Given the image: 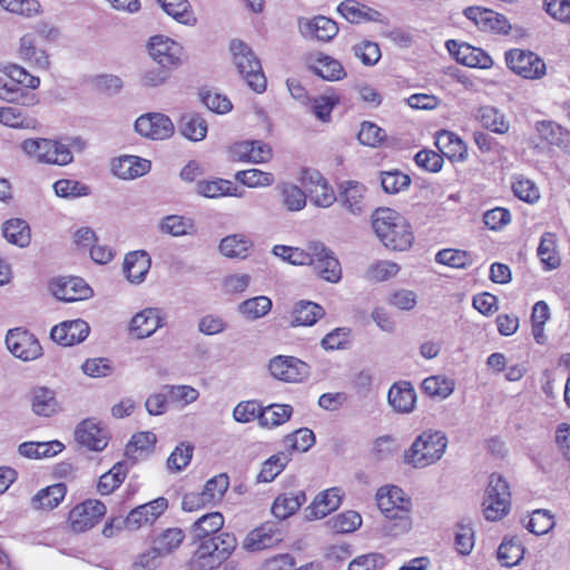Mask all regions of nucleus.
<instances>
[{
    "instance_id": "obj_1",
    "label": "nucleus",
    "mask_w": 570,
    "mask_h": 570,
    "mask_svg": "<svg viewBox=\"0 0 570 570\" xmlns=\"http://www.w3.org/2000/svg\"><path fill=\"white\" fill-rule=\"evenodd\" d=\"M372 226L376 236L387 248L405 250L413 243L411 225L392 208H377L372 215Z\"/></svg>"
},
{
    "instance_id": "obj_2",
    "label": "nucleus",
    "mask_w": 570,
    "mask_h": 570,
    "mask_svg": "<svg viewBox=\"0 0 570 570\" xmlns=\"http://www.w3.org/2000/svg\"><path fill=\"white\" fill-rule=\"evenodd\" d=\"M376 501L382 513L387 519L396 521L394 528H391L392 531L399 533L411 529V500L404 495L401 488L395 485L380 488Z\"/></svg>"
},
{
    "instance_id": "obj_3",
    "label": "nucleus",
    "mask_w": 570,
    "mask_h": 570,
    "mask_svg": "<svg viewBox=\"0 0 570 570\" xmlns=\"http://www.w3.org/2000/svg\"><path fill=\"white\" fill-rule=\"evenodd\" d=\"M448 439L440 431H425L405 453V461L414 468H425L439 461L445 452Z\"/></svg>"
},
{
    "instance_id": "obj_4",
    "label": "nucleus",
    "mask_w": 570,
    "mask_h": 570,
    "mask_svg": "<svg viewBox=\"0 0 570 570\" xmlns=\"http://www.w3.org/2000/svg\"><path fill=\"white\" fill-rule=\"evenodd\" d=\"M233 61L247 85L256 92L266 89V78L262 65L253 50L242 40L230 42Z\"/></svg>"
},
{
    "instance_id": "obj_5",
    "label": "nucleus",
    "mask_w": 570,
    "mask_h": 570,
    "mask_svg": "<svg viewBox=\"0 0 570 570\" xmlns=\"http://www.w3.org/2000/svg\"><path fill=\"white\" fill-rule=\"evenodd\" d=\"M511 493L508 482L497 473L489 476L482 502L483 514L489 521H498L509 513Z\"/></svg>"
},
{
    "instance_id": "obj_6",
    "label": "nucleus",
    "mask_w": 570,
    "mask_h": 570,
    "mask_svg": "<svg viewBox=\"0 0 570 570\" xmlns=\"http://www.w3.org/2000/svg\"><path fill=\"white\" fill-rule=\"evenodd\" d=\"M20 147L28 157L43 164L63 166L70 164L73 159L69 147L50 139H24Z\"/></svg>"
},
{
    "instance_id": "obj_7",
    "label": "nucleus",
    "mask_w": 570,
    "mask_h": 570,
    "mask_svg": "<svg viewBox=\"0 0 570 570\" xmlns=\"http://www.w3.org/2000/svg\"><path fill=\"white\" fill-rule=\"evenodd\" d=\"M508 68L524 79H540L546 75V62L534 52L519 48L505 52Z\"/></svg>"
},
{
    "instance_id": "obj_8",
    "label": "nucleus",
    "mask_w": 570,
    "mask_h": 570,
    "mask_svg": "<svg viewBox=\"0 0 570 570\" xmlns=\"http://www.w3.org/2000/svg\"><path fill=\"white\" fill-rule=\"evenodd\" d=\"M312 255H314L311 266L315 273L324 281L338 283L342 278V267L334 255L323 243H311Z\"/></svg>"
},
{
    "instance_id": "obj_9",
    "label": "nucleus",
    "mask_w": 570,
    "mask_h": 570,
    "mask_svg": "<svg viewBox=\"0 0 570 570\" xmlns=\"http://www.w3.org/2000/svg\"><path fill=\"white\" fill-rule=\"evenodd\" d=\"M106 514V505L99 501L89 499L77 504L69 512V523L75 532H83L95 527Z\"/></svg>"
},
{
    "instance_id": "obj_10",
    "label": "nucleus",
    "mask_w": 570,
    "mask_h": 570,
    "mask_svg": "<svg viewBox=\"0 0 570 570\" xmlns=\"http://www.w3.org/2000/svg\"><path fill=\"white\" fill-rule=\"evenodd\" d=\"M268 370L276 380L296 383L308 376L309 366L297 357L277 355L269 361Z\"/></svg>"
},
{
    "instance_id": "obj_11",
    "label": "nucleus",
    "mask_w": 570,
    "mask_h": 570,
    "mask_svg": "<svg viewBox=\"0 0 570 570\" xmlns=\"http://www.w3.org/2000/svg\"><path fill=\"white\" fill-rule=\"evenodd\" d=\"M149 55L161 67L170 69L181 63L183 47L164 36H155L149 41Z\"/></svg>"
},
{
    "instance_id": "obj_12",
    "label": "nucleus",
    "mask_w": 570,
    "mask_h": 570,
    "mask_svg": "<svg viewBox=\"0 0 570 570\" xmlns=\"http://www.w3.org/2000/svg\"><path fill=\"white\" fill-rule=\"evenodd\" d=\"M135 129L146 138L161 140L169 138L174 134L175 127L168 116L160 112H149L136 120Z\"/></svg>"
},
{
    "instance_id": "obj_13",
    "label": "nucleus",
    "mask_w": 570,
    "mask_h": 570,
    "mask_svg": "<svg viewBox=\"0 0 570 570\" xmlns=\"http://www.w3.org/2000/svg\"><path fill=\"white\" fill-rule=\"evenodd\" d=\"M8 350L23 361L36 360L41 355V345L29 332L20 328L10 330L6 337Z\"/></svg>"
},
{
    "instance_id": "obj_14",
    "label": "nucleus",
    "mask_w": 570,
    "mask_h": 570,
    "mask_svg": "<svg viewBox=\"0 0 570 570\" xmlns=\"http://www.w3.org/2000/svg\"><path fill=\"white\" fill-rule=\"evenodd\" d=\"M464 16L471 20L479 29L483 31H493L508 35L511 24L508 19L493 10L482 7H469L464 10Z\"/></svg>"
},
{
    "instance_id": "obj_15",
    "label": "nucleus",
    "mask_w": 570,
    "mask_h": 570,
    "mask_svg": "<svg viewBox=\"0 0 570 570\" xmlns=\"http://www.w3.org/2000/svg\"><path fill=\"white\" fill-rule=\"evenodd\" d=\"M168 508V500L159 497L148 503L132 509L125 523L129 530H138L144 525L153 524Z\"/></svg>"
},
{
    "instance_id": "obj_16",
    "label": "nucleus",
    "mask_w": 570,
    "mask_h": 570,
    "mask_svg": "<svg viewBox=\"0 0 570 570\" xmlns=\"http://www.w3.org/2000/svg\"><path fill=\"white\" fill-rule=\"evenodd\" d=\"M298 30L306 39H316L320 41H331L338 32L337 23L325 17L316 16L313 18H298Z\"/></svg>"
},
{
    "instance_id": "obj_17",
    "label": "nucleus",
    "mask_w": 570,
    "mask_h": 570,
    "mask_svg": "<svg viewBox=\"0 0 570 570\" xmlns=\"http://www.w3.org/2000/svg\"><path fill=\"white\" fill-rule=\"evenodd\" d=\"M338 202L352 215H362L368 207L366 187L355 180L342 183L340 185Z\"/></svg>"
},
{
    "instance_id": "obj_18",
    "label": "nucleus",
    "mask_w": 570,
    "mask_h": 570,
    "mask_svg": "<svg viewBox=\"0 0 570 570\" xmlns=\"http://www.w3.org/2000/svg\"><path fill=\"white\" fill-rule=\"evenodd\" d=\"M50 289L55 297L63 302L87 299L92 291L80 277H61L53 281Z\"/></svg>"
},
{
    "instance_id": "obj_19",
    "label": "nucleus",
    "mask_w": 570,
    "mask_h": 570,
    "mask_svg": "<svg viewBox=\"0 0 570 570\" xmlns=\"http://www.w3.org/2000/svg\"><path fill=\"white\" fill-rule=\"evenodd\" d=\"M90 327L82 320L66 321L52 327L51 338L62 345L72 346L85 341L89 334Z\"/></svg>"
},
{
    "instance_id": "obj_20",
    "label": "nucleus",
    "mask_w": 570,
    "mask_h": 570,
    "mask_svg": "<svg viewBox=\"0 0 570 570\" xmlns=\"http://www.w3.org/2000/svg\"><path fill=\"white\" fill-rule=\"evenodd\" d=\"M446 48L460 63L468 67L485 69L493 65L492 58L485 51L468 43L449 40L446 41Z\"/></svg>"
},
{
    "instance_id": "obj_21",
    "label": "nucleus",
    "mask_w": 570,
    "mask_h": 570,
    "mask_svg": "<svg viewBox=\"0 0 570 570\" xmlns=\"http://www.w3.org/2000/svg\"><path fill=\"white\" fill-rule=\"evenodd\" d=\"M303 184L308 193L311 203L317 207H330L337 199L333 188L318 171L307 174L304 177Z\"/></svg>"
},
{
    "instance_id": "obj_22",
    "label": "nucleus",
    "mask_w": 570,
    "mask_h": 570,
    "mask_svg": "<svg viewBox=\"0 0 570 570\" xmlns=\"http://www.w3.org/2000/svg\"><path fill=\"white\" fill-rule=\"evenodd\" d=\"M198 541L199 544L189 561L191 570H213L219 567L224 561L217 550L216 539L207 538Z\"/></svg>"
},
{
    "instance_id": "obj_23",
    "label": "nucleus",
    "mask_w": 570,
    "mask_h": 570,
    "mask_svg": "<svg viewBox=\"0 0 570 570\" xmlns=\"http://www.w3.org/2000/svg\"><path fill=\"white\" fill-rule=\"evenodd\" d=\"M75 434L80 444L94 451H101L108 444L107 431L92 420L82 421Z\"/></svg>"
},
{
    "instance_id": "obj_24",
    "label": "nucleus",
    "mask_w": 570,
    "mask_h": 570,
    "mask_svg": "<svg viewBox=\"0 0 570 570\" xmlns=\"http://www.w3.org/2000/svg\"><path fill=\"white\" fill-rule=\"evenodd\" d=\"M161 326H164V318L160 309L149 307L131 318L130 332L137 338H145L153 335Z\"/></svg>"
},
{
    "instance_id": "obj_25",
    "label": "nucleus",
    "mask_w": 570,
    "mask_h": 570,
    "mask_svg": "<svg viewBox=\"0 0 570 570\" xmlns=\"http://www.w3.org/2000/svg\"><path fill=\"white\" fill-rule=\"evenodd\" d=\"M435 146L443 156L451 161H464L468 157V148L464 141L454 132L441 130L436 135Z\"/></svg>"
},
{
    "instance_id": "obj_26",
    "label": "nucleus",
    "mask_w": 570,
    "mask_h": 570,
    "mask_svg": "<svg viewBox=\"0 0 570 570\" xmlns=\"http://www.w3.org/2000/svg\"><path fill=\"white\" fill-rule=\"evenodd\" d=\"M342 501V491L338 488L327 489L320 493L306 509L307 519H321L336 510Z\"/></svg>"
},
{
    "instance_id": "obj_27",
    "label": "nucleus",
    "mask_w": 570,
    "mask_h": 570,
    "mask_svg": "<svg viewBox=\"0 0 570 570\" xmlns=\"http://www.w3.org/2000/svg\"><path fill=\"white\" fill-rule=\"evenodd\" d=\"M151 164L137 156H122L112 163V173L122 179H134L150 170Z\"/></svg>"
},
{
    "instance_id": "obj_28",
    "label": "nucleus",
    "mask_w": 570,
    "mask_h": 570,
    "mask_svg": "<svg viewBox=\"0 0 570 570\" xmlns=\"http://www.w3.org/2000/svg\"><path fill=\"white\" fill-rule=\"evenodd\" d=\"M151 261L144 250L131 252L126 255L124 262V272L130 283H141L149 272Z\"/></svg>"
},
{
    "instance_id": "obj_29",
    "label": "nucleus",
    "mask_w": 570,
    "mask_h": 570,
    "mask_svg": "<svg viewBox=\"0 0 570 570\" xmlns=\"http://www.w3.org/2000/svg\"><path fill=\"white\" fill-rule=\"evenodd\" d=\"M389 403L400 413H410L414 409L416 394L409 382H400L392 385L389 391Z\"/></svg>"
},
{
    "instance_id": "obj_30",
    "label": "nucleus",
    "mask_w": 570,
    "mask_h": 570,
    "mask_svg": "<svg viewBox=\"0 0 570 570\" xmlns=\"http://www.w3.org/2000/svg\"><path fill=\"white\" fill-rule=\"evenodd\" d=\"M306 502V495L303 491L295 493L279 494L272 505V513L279 520H285L293 515L303 503Z\"/></svg>"
},
{
    "instance_id": "obj_31",
    "label": "nucleus",
    "mask_w": 570,
    "mask_h": 570,
    "mask_svg": "<svg viewBox=\"0 0 570 570\" xmlns=\"http://www.w3.org/2000/svg\"><path fill=\"white\" fill-rule=\"evenodd\" d=\"M63 483H56L38 491L31 499V505L36 510H52L59 505L66 495Z\"/></svg>"
},
{
    "instance_id": "obj_32",
    "label": "nucleus",
    "mask_w": 570,
    "mask_h": 570,
    "mask_svg": "<svg viewBox=\"0 0 570 570\" xmlns=\"http://www.w3.org/2000/svg\"><path fill=\"white\" fill-rule=\"evenodd\" d=\"M19 56L39 69H48L50 61L45 50L37 48L33 36L24 35L20 39Z\"/></svg>"
},
{
    "instance_id": "obj_33",
    "label": "nucleus",
    "mask_w": 570,
    "mask_h": 570,
    "mask_svg": "<svg viewBox=\"0 0 570 570\" xmlns=\"http://www.w3.org/2000/svg\"><path fill=\"white\" fill-rule=\"evenodd\" d=\"M224 527V517L219 512H212L200 517L191 528L195 540L215 538L216 533Z\"/></svg>"
},
{
    "instance_id": "obj_34",
    "label": "nucleus",
    "mask_w": 570,
    "mask_h": 570,
    "mask_svg": "<svg viewBox=\"0 0 570 570\" xmlns=\"http://www.w3.org/2000/svg\"><path fill=\"white\" fill-rule=\"evenodd\" d=\"M197 194L208 197L215 198L220 196H236L242 197V193H237V187L230 180L226 179H215V180H199L196 184Z\"/></svg>"
},
{
    "instance_id": "obj_35",
    "label": "nucleus",
    "mask_w": 570,
    "mask_h": 570,
    "mask_svg": "<svg viewBox=\"0 0 570 570\" xmlns=\"http://www.w3.org/2000/svg\"><path fill=\"white\" fill-rule=\"evenodd\" d=\"M184 539L185 534L183 530L179 528H169L153 539L151 547L161 558H164L178 549Z\"/></svg>"
},
{
    "instance_id": "obj_36",
    "label": "nucleus",
    "mask_w": 570,
    "mask_h": 570,
    "mask_svg": "<svg viewBox=\"0 0 570 570\" xmlns=\"http://www.w3.org/2000/svg\"><path fill=\"white\" fill-rule=\"evenodd\" d=\"M252 240L244 234H233L224 237L219 244L220 253L229 258H246Z\"/></svg>"
},
{
    "instance_id": "obj_37",
    "label": "nucleus",
    "mask_w": 570,
    "mask_h": 570,
    "mask_svg": "<svg viewBox=\"0 0 570 570\" xmlns=\"http://www.w3.org/2000/svg\"><path fill=\"white\" fill-rule=\"evenodd\" d=\"M282 205L289 212L302 210L306 206V193L292 183L277 186Z\"/></svg>"
},
{
    "instance_id": "obj_38",
    "label": "nucleus",
    "mask_w": 570,
    "mask_h": 570,
    "mask_svg": "<svg viewBox=\"0 0 570 570\" xmlns=\"http://www.w3.org/2000/svg\"><path fill=\"white\" fill-rule=\"evenodd\" d=\"M323 315L324 309L321 305L313 302L302 301L295 305L292 325L311 326L323 317Z\"/></svg>"
},
{
    "instance_id": "obj_39",
    "label": "nucleus",
    "mask_w": 570,
    "mask_h": 570,
    "mask_svg": "<svg viewBox=\"0 0 570 570\" xmlns=\"http://www.w3.org/2000/svg\"><path fill=\"white\" fill-rule=\"evenodd\" d=\"M32 410L37 415L50 416L59 411V403L55 393L46 387L32 391Z\"/></svg>"
},
{
    "instance_id": "obj_40",
    "label": "nucleus",
    "mask_w": 570,
    "mask_h": 570,
    "mask_svg": "<svg viewBox=\"0 0 570 570\" xmlns=\"http://www.w3.org/2000/svg\"><path fill=\"white\" fill-rule=\"evenodd\" d=\"M164 11L178 22L186 26H194L197 22L190 4L187 0H157Z\"/></svg>"
},
{
    "instance_id": "obj_41",
    "label": "nucleus",
    "mask_w": 570,
    "mask_h": 570,
    "mask_svg": "<svg viewBox=\"0 0 570 570\" xmlns=\"http://www.w3.org/2000/svg\"><path fill=\"white\" fill-rule=\"evenodd\" d=\"M2 233L9 243L19 247L28 246L31 239L29 225L19 218L6 222Z\"/></svg>"
},
{
    "instance_id": "obj_42",
    "label": "nucleus",
    "mask_w": 570,
    "mask_h": 570,
    "mask_svg": "<svg viewBox=\"0 0 570 570\" xmlns=\"http://www.w3.org/2000/svg\"><path fill=\"white\" fill-rule=\"evenodd\" d=\"M293 407L288 404H271L262 407L259 424L264 428H275L289 420Z\"/></svg>"
},
{
    "instance_id": "obj_43",
    "label": "nucleus",
    "mask_w": 570,
    "mask_h": 570,
    "mask_svg": "<svg viewBox=\"0 0 570 570\" xmlns=\"http://www.w3.org/2000/svg\"><path fill=\"white\" fill-rule=\"evenodd\" d=\"M179 129L189 140L200 141L207 135V122L197 114H187L181 117Z\"/></svg>"
},
{
    "instance_id": "obj_44",
    "label": "nucleus",
    "mask_w": 570,
    "mask_h": 570,
    "mask_svg": "<svg viewBox=\"0 0 570 570\" xmlns=\"http://www.w3.org/2000/svg\"><path fill=\"white\" fill-rule=\"evenodd\" d=\"M272 299L261 295L242 302L237 309L246 320L255 321L265 316L272 309Z\"/></svg>"
},
{
    "instance_id": "obj_45",
    "label": "nucleus",
    "mask_w": 570,
    "mask_h": 570,
    "mask_svg": "<svg viewBox=\"0 0 570 570\" xmlns=\"http://www.w3.org/2000/svg\"><path fill=\"white\" fill-rule=\"evenodd\" d=\"M128 473V466L125 462L116 463L108 472L99 478L97 490L106 495L115 491L125 480Z\"/></svg>"
},
{
    "instance_id": "obj_46",
    "label": "nucleus",
    "mask_w": 570,
    "mask_h": 570,
    "mask_svg": "<svg viewBox=\"0 0 570 570\" xmlns=\"http://www.w3.org/2000/svg\"><path fill=\"white\" fill-rule=\"evenodd\" d=\"M63 445L59 441L52 442H24L19 445V453L27 458H48L61 452Z\"/></svg>"
},
{
    "instance_id": "obj_47",
    "label": "nucleus",
    "mask_w": 570,
    "mask_h": 570,
    "mask_svg": "<svg viewBox=\"0 0 570 570\" xmlns=\"http://www.w3.org/2000/svg\"><path fill=\"white\" fill-rule=\"evenodd\" d=\"M524 548L517 539H504L498 548L497 557L503 567H514L523 559Z\"/></svg>"
},
{
    "instance_id": "obj_48",
    "label": "nucleus",
    "mask_w": 570,
    "mask_h": 570,
    "mask_svg": "<svg viewBox=\"0 0 570 570\" xmlns=\"http://www.w3.org/2000/svg\"><path fill=\"white\" fill-rule=\"evenodd\" d=\"M478 119L482 126L497 134H505L509 130V124L503 114L491 106H483L478 110Z\"/></svg>"
},
{
    "instance_id": "obj_49",
    "label": "nucleus",
    "mask_w": 570,
    "mask_h": 570,
    "mask_svg": "<svg viewBox=\"0 0 570 570\" xmlns=\"http://www.w3.org/2000/svg\"><path fill=\"white\" fill-rule=\"evenodd\" d=\"M337 11L350 22L360 23L363 20H374L377 11L372 10L365 6H361L358 2L347 0L342 2Z\"/></svg>"
},
{
    "instance_id": "obj_50",
    "label": "nucleus",
    "mask_w": 570,
    "mask_h": 570,
    "mask_svg": "<svg viewBox=\"0 0 570 570\" xmlns=\"http://www.w3.org/2000/svg\"><path fill=\"white\" fill-rule=\"evenodd\" d=\"M313 69L320 77L328 81H337L346 76L342 63L330 56L318 58Z\"/></svg>"
},
{
    "instance_id": "obj_51",
    "label": "nucleus",
    "mask_w": 570,
    "mask_h": 570,
    "mask_svg": "<svg viewBox=\"0 0 570 570\" xmlns=\"http://www.w3.org/2000/svg\"><path fill=\"white\" fill-rule=\"evenodd\" d=\"M157 438L153 432H140L134 434L126 445V455L129 459L138 460L145 452L149 451L156 443Z\"/></svg>"
},
{
    "instance_id": "obj_52",
    "label": "nucleus",
    "mask_w": 570,
    "mask_h": 570,
    "mask_svg": "<svg viewBox=\"0 0 570 570\" xmlns=\"http://www.w3.org/2000/svg\"><path fill=\"white\" fill-rule=\"evenodd\" d=\"M289 460V455L285 452L272 455L263 463L262 470L257 475V481L272 482L278 474H281Z\"/></svg>"
},
{
    "instance_id": "obj_53",
    "label": "nucleus",
    "mask_w": 570,
    "mask_h": 570,
    "mask_svg": "<svg viewBox=\"0 0 570 570\" xmlns=\"http://www.w3.org/2000/svg\"><path fill=\"white\" fill-rule=\"evenodd\" d=\"M556 247L554 234L544 233L541 237L537 253L541 263L544 264L548 269L557 268L560 265V258L557 254Z\"/></svg>"
},
{
    "instance_id": "obj_54",
    "label": "nucleus",
    "mask_w": 570,
    "mask_h": 570,
    "mask_svg": "<svg viewBox=\"0 0 570 570\" xmlns=\"http://www.w3.org/2000/svg\"><path fill=\"white\" fill-rule=\"evenodd\" d=\"M326 523L334 532L348 533L361 527L362 518L357 512L348 510L330 518Z\"/></svg>"
},
{
    "instance_id": "obj_55",
    "label": "nucleus",
    "mask_w": 570,
    "mask_h": 570,
    "mask_svg": "<svg viewBox=\"0 0 570 570\" xmlns=\"http://www.w3.org/2000/svg\"><path fill=\"white\" fill-rule=\"evenodd\" d=\"M235 179L249 188L268 187L275 181V177L272 173L256 168L237 171Z\"/></svg>"
},
{
    "instance_id": "obj_56",
    "label": "nucleus",
    "mask_w": 570,
    "mask_h": 570,
    "mask_svg": "<svg viewBox=\"0 0 570 570\" xmlns=\"http://www.w3.org/2000/svg\"><path fill=\"white\" fill-rule=\"evenodd\" d=\"M0 122L12 128H35L37 124L36 119L26 117L20 108L13 106L0 108Z\"/></svg>"
},
{
    "instance_id": "obj_57",
    "label": "nucleus",
    "mask_w": 570,
    "mask_h": 570,
    "mask_svg": "<svg viewBox=\"0 0 570 570\" xmlns=\"http://www.w3.org/2000/svg\"><path fill=\"white\" fill-rule=\"evenodd\" d=\"M272 530L265 527L250 531L244 540V548L249 551H259L269 548L276 541L271 533Z\"/></svg>"
},
{
    "instance_id": "obj_58",
    "label": "nucleus",
    "mask_w": 570,
    "mask_h": 570,
    "mask_svg": "<svg viewBox=\"0 0 570 570\" xmlns=\"http://www.w3.org/2000/svg\"><path fill=\"white\" fill-rule=\"evenodd\" d=\"M435 261L453 268H465L472 264V257L468 252L453 248L440 250Z\"/></svg>"
},
{
    "instance_id": "obj_59",
    "label": "nucleus",
    "mask_w": 570,
    "mask_h": 570,
    "mask_svg": "<svg viewBox=\"0 0 570 570\" xmlns=\"http://www.w3.org/2000/svg\"><path fill=\"white\" fill-rule=\"evenodd\" d=\"M423 391L430 396L448 397L454 390V382L441 375L426 377L422 383Z\"/></svg>"
},
{
    "instance_id": "obj_60",
    "label": "nucleus",
    "mask_w": 570,
    "mask_h": 570,
    "mask_svg": "<svg viewBox=\"0 0 570 570\" xmlns=\"http://www.w3.org/2000/svg\"><path fill=\"white\" fill-rule=\"evenodd\" d=\"M315 442L314 433L309 429H298L286 435L283 440L284 446L293 451H307Z\"/></svg>"
},
{
    "instance_id": "obj_61",
    "label": "nucleus",
    "mask_w": 570,
    "mask_h": 570,
    "mask_svg": "<svg viewBox=\"0 0 570 570\" xmlns=\"http://www.w3.org/2000/svg\"><path fill=\"white\" fill-rule=\"evenodd\" d=\"M554 527L553 515L549 510L539 509L531 513L527 528L530 532L541 535Z\"/></svg>"
},
{
    "instance_id": "obj_62",
    "label": "nucleus",
    "mask_w": 570,
    "mask_h": 570,
    "mask_svg": "<svg viewBox=\"0 0 570 570\" xmlns=\"http://www.w3.org/2000/svg\"><path fill=\"white\" fill-rule=\"evenodd\" d=\"M194 446L189 443L181 442L175 448L167 460V468L173 472H179L185 469L193 456Z\"/></svg>"
},
{
    "instance_id": "obj_63",
    "label": "nucleus",
    "mask_w": 570,
    "mask_h": 570,
    "mask_svg": "<svg viewBox=\"0 0 570 570\" xmlns=\"http://www.w3.org/2000/svg\"><path fill=\"white\" fill-rule=\"evenodd\" d=\"M411 183L407 175L395 170L386 171L381 175V185L385 193L396 194L405 189Z\"/></svg>"
},
{
    "instance_id": "obj_64",
    "label": "nucleus",
    "mask_w": 570,
    "mask_h": 570,
    "mask_svg": "<svg viewBox=\"0 0 570 570\" xmlns=\"http://www.w3.org/2000/svg\"><path fill=\"white\" fill-rule=\"evenodd\" d=\"M539 137L550 145H560L563 137L562 127L552 120H542L535 124Z\"/></svg>"
}]
</instances>
